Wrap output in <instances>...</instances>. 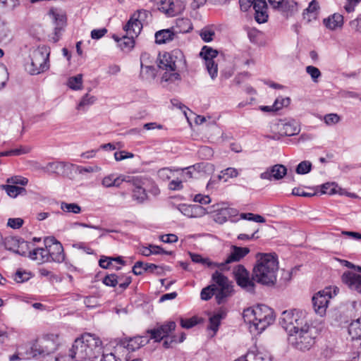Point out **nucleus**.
I'll return each mask as SVG.
<instances>
[{"label": "nucleus", "mask_w": 361, "mask_h": 361, "mask_svg": "<svg viewBox=\"0 0 361 361\" xmlns=\"http://www.w3.org/2000/svg\"><path fill=\"white\" fill-rule=\"evenodd\" d=\"M96 100L97 97L95 96L87 93L82 97V99L78 104L76 109L78 111L85 112L87 111V109L91 105L94 104Z\"/></svg>", "instance_id": "c756f323"}, {"label": "nucleus", "mask_w": 361, "mask_h": 361, "mask_svg": "<svg viewBox=\"0 0 361 361\" xmlns=\"http://www.w3.org/2000/svg\"><path fill=\"white\" fill-rule=\"evenodd\" d=\"M290 99L289 97H279L277 98L274 103V107L275 111H278L282 109L283 106H288L290 104Z\"/></svg>", "instance_id": "603ef678"}, {"label": "nucleus", "mask_w": 361, "mask_h": 361, "mask_svg": "<svg viewBox=\"0 0 361 361\" xmlns=\"http://www.w3.org/2000/svg\"><path fill=\"white\" fill-rule=\"evenodd\" d=\"M280 9L284 12L293 13L297 11V3L293 0H283Z\"/></svg>", "instance_id": "49530a36"}, {"label": "nucleus", "mask_w": 361, "mask_h": 361, "mask_svg": "<svg viewBox=\"0 0 361 361\" xmlns=\"http://www.w3.org/2000/svg\"><path fill=\"white\" fill-rule=\"evenodd\" d=\"M59 343V338L57 334H47L42 338L39 345H35V350H38L39 354L48 355L56 350Z\"/></svg>", "instance_id": "4468645a"}, {"label": "nucleus", "mask_w": 361, "mask_h": 361, "mask_svg": "<svg viewBox=\"0 0 361 361\" xmlns=\"http://www.w3.org/2000/svg\"><path fill=\"white\" fill-rule=\"evenodd\" d=\"M0 188L3 190H5L6 194L12 198H15L20 195H24L26 194V190L23 187L13 185L10 183L7 185H1Z\"/></svg>", "instance_id": "c85d7f7f"}, {"label": "nucleus", "mask_w": 361, "mask_h": 361, "mask_svg": "<svg viewBox=\"0 0 361 361\" xmlns=\"http://www.w3.org/2000/svg\"><path fill=\"white\" fill-rule=\"evenodd\" d=\"M250 252L248 247H238L236 245H231V252L224 262L219 263V269L221 270L226 269V265L233 262H239L245 257Z\"/></svg>", "instance_id": "2eb2a0df"}, {"label": "nucleus", "mask_w": 361, "mask_h": 361, "mask_svg": "<svg viewBox=\"0 0 361 361\" xmlns=\"http://www.w3.org/2000/svg\"><path fill=\"white\" fill-rule=\"evenodd\" d=\"M124 181H127L126 176L123 175L116 176L111 173L102 178V185L106 188L112 187L119 188Z\"/></svg>", "instance_id": "5701e85b"}, {"label": "nucleus", "mask_w": 361, "mask_h": 361, "mask_svg": "<svg viewBox=\"0 0 361 361\" xmlns=\"http://www.w3.org/2000/svg\"><path fill=\"white\" fill-rule=\"evenodd\" d=\"M8 183H10L13 185H20L22 186L26 185L28 183L27 178L20 176H15L11 178H8L6 180Z\"/></svg>", "instance_id": "8fccbe9b"}, {"label": "nucleus", "mask_w": 361, "mask_h": 361, "mask_svg": "<svg viewBox=\"0 0 361 361\" xmlns=\"http://www.w3.org/2000/svg\"><path fill=\"white\" fill-rule=\"evenodd\" d=\"M185 8V4L180 0H165L159 9L169 16H174L182 13Z\"/></svg>", "instance_id": "dca6fc26"}, {"label": "nucleus", "mask_w": 361, "mask_h": 361, "mask_svg": "<svg viewBox=\"0 0 361 361\" xmlns=\"http://www.w3.org/2000/svg\"><path fill=\"white\" fill-rule=\"evenodd\" d=\"M67 85L73 90H80L82 86V75L78 74L75 76L69 78Z\"/></svg>", "instance_id": "a19ab883"}, {"label": "nucleus", "mask_w": 361, "mask_h": 361, "mask_svg": "<svg viewBox=\"0 0 361 361\" xmlns=\"http://www.w3.org/2000/svg\"><path fill=\"white\" fill-rule=\"evenodd\" d=\"M30 62L26 64V70L31 75H38L49 68V51L45 46L38 47L31 51Z\"/></svg>", "instance_id": "423d86ee"}, {"label": "nucleus", "mask_w": 361, "mask_h": 361, "mask_svg": "<svg viewBox=\"0 0 361 361\" xmlns=\"http://www.w3.org/2000/svg\"><path fill=\"white\" fill-rule=\"evenodd\" d=\"M145 264L141 261L137 262L133 267V274L137 276L141 275L145 271Z\"/></svg>", "instance_id": "338daca9"}, {"label": "nucleus", "mask_w": 361, "mask_h": 361, "mask_svg": "<svg viewBox=\"0 0 361 361\" xmlns=\"http://www.w3.org/2000/svg\"><path fill=\"white\" fill-rule=\"evenodd\" d=\"M142 23L135 18V14L130 18L128 23L124 26V30L126 31L127 35H132L134 37H137L142 30Z\"/></svg>", "instance_id": "b1692460"}, {"label": "nucleus", "mask_w": 361, "mask_h": 361, "mask_svg": "<svg viewBox=\"0 0 361 361\" xmlns=\"http://www.w3.org/2000/svg\"><path fill=\"white\" fill-rule=\"evenodd\" d=\"M121 281V279L114 274L106 275L102 279V282L107 286L115 287Z\"/></svg>", "instance_id": "de8ad7c7"}, {"label": "nucleus", "mask_w": 361, "mask_h": 361, "mask_svg": "<svg viewBox=\"0 0 361 361\" xmlns=\"http://www.w3.org/2000/svg\"><path fill=\"white\" fill-rule=\"evenodd\" d=\"M7 68L3 64L0 65V89L3 88L8 80Z\"/></svg>", "instance_id": "bf43d9fd"}, {"label": "nucleus", "mask_w": 361, "mask_h": 361, "mask_svg": "<svg viewBox=\"0 0 361 361\" xmlns=\"http://www.w3.org/2000/svg\"><path fill=\"white\" fill-rule=\"evenodd\" d=\"M192 261L195 263L202 264L209 268H219V263L211 261L209 258H204L200 255L190 253Z\"/></svg>", "instance_id": "473e14b6"}, {"label": "nucleus", "mask_w": 361, "mask_h": 361, "mask_svg": "<svg viewBox=\"0 0 361 361\" xmlns=\"http://www.w3.org/2000/svg\"><path fill=\"white\" fill-rule=\"evenodd\" d=\"M216 290V286L215 284H212L204 288L201 290L200 296L201 299L203 300H209L214 295H215V291Z\"/></svg>", "instance_id": "a18cd8bd"}, {"label": "nucleus", "mask_w": 361, "mask_h": 361, "mask_svg": "<svg viewBox=\"0 0 361 361\" xmlns=\"http://www.w3.org/2000/svg\"><path fill=\"white\" fill-rule=\"evenodd\" d=\"M145 271H149L153 273L157 271V274H161L163 271V268L161 267L157 266L154 264H145Z\"/></svg>", "instance_id": "69168bd1"}, {"label": "nucleus", "mask_w": 361, "mask_h": 361, "mask_svg": "<svg viewBox=\"0 0 361 361\" xmlns=\"http://www.w3.org/2000/svg\"><path fill=\"white\" fill-rule=\"evenodd\" d=\"M24 223L21 218H10L8 219L7 226L13 229L20 228Z\"/></svg>", "instance_id": "4d7b16f0"}, {"label": "nucleus", "mask_w": 361, "mask_h": 361, "mask_svg": "<svg viewBox=\"0 0 361 361\" xmlns=\"http://www.w3.org/2000/svg\"><path fill=\"white\" fill-rule=\"evenodd\" d=\"M246 355L249 361H272L270 353L264 350L249 351Z\"/></svg>", "instance_id": "cd10ccee"}, {"label": "nucleus", "mask_w": 361, "mask_h": 361, "mask_svg": "<svg viewBox=\"0 0 361 361\" xmlns=\"http://www.w3.org/2000/svg\"><path fill=\"white\" fill-rule=\"evenodd\" d=\"M66 166V164L63 161L49 162L44 167V171L48 173H60L64 171Z\"/></svg>", "instance_id": "e433bc0d"}, {"label": "nucleus", "mask_w": 361, "mask_h": 361, "mask_svg": "<svg viewBox=\"0 0 361 361\" xmlns=\"http://www.w3.org/2000/svg\"><path fill=\"white\" fill-rule=\"evenodd\" d=\"M176 327V324L173 321H168L162 324H157L152 329H148L147 334H150V339L159 342L165 338H168Z\"/></svg>", "instance_id": "f8f14e48"}, {"label": "nucleus", "mask_w": 361, "mask_h": 361, "mask_svg": "<svg viewBox=\"0 0 361 361\" xmlns=\"http://www.w3.org/2000/svg\"><path fill=\"white\" fill-rule=\"evenodd\" d=\"M102 342L99 337L85 334L75 340L69 356L76 361H94L102 352Z\"/></svg>", "instance_id": "7ed1b4c3"}, {"label": "nucleus", "mask_w": 361, "mask_h": 361, "mask_svg": "<svg viewBox=\"0 0 361 361\" xmlns=\"http://www.w3.org/2000/svg\"><path fill=\"white\" fill-rule=\"evenodd\" d=\"M197 317H192L188 319H180V326L185 329H190L197 324Z\"/></svg>", "instance_id": "864d4df0"}, {"label": "nucleus", "mask_w": 361, "mask_h": 361, "mask_svg": "<svg viewBox=\"0 0 361 361\" xmlns=\"http://www.w3.org/2000/svg\"><path fill=\"white\" fill-rule=\"evenodd\" d=\"M134 154L131 152L126 151L116 152L114 153V158L117 161L124 160L126 159L133 158Z\"/></svg>", "instance_id": "680f3d73"}, {"label": "nucleus", "mask_w": 361, "mask_h": 361, "mask_svg": "<svg viewBox=\"0 0 361 361\" xmlns=\"http://www.w3.org/2000/svg\"><path fill=\"white\" fill-rule=\"evenodd\" d=\"M287 173V169L283 164H275L268 168L264 172L260 174V178L263 180H276L282 179Z\"/></svg>", "instance_id": "f3484780"}, {"label": "nucleus", "mask_w": 361, "mask_h": 361, "mask_svg": "<svg viewBox=\"0 0 361 361\" xmlns=\"http://www.w3.org/2000/svg\"><path fill=\"white\" fill-rule=\"evenodd\" d=\"M44 246L49 250V262L61 263L65 259V254L61 243L54 237H47L44 239Z\"/></svg>", "instance_id": "6e6552de"}, {"label": "nucleus", "mask_w": 361, "mask_h": 361, "mask_svg": "<svg viewBox=\"0 0 361 361\" xmlns=\"http://www.w3.org/2000/svg\"><path fill=\"white\" fill-rule=\"evenodd\" d=\"M233 290V286H230L221 288H218L215 291V297L218 304L223 303L226 298L231 295Z\"/></svg>", "instance_id": "f704fd0d"}, {"label": "nucleus", "mask_w": 361, "mask_h": 361, "mask_svg": "<svg viewBox=\"0 0 361 361\" xmlns=\"http://www.w3.org/2000/svg\"><path fill=\"white\" fill-rule=\"evenodd\" d=\"M194 202H198L201 204H207L211 202V198L208 195H203L202 194L195 195L193 198Z\"/></svg>", "instance_id": "0e129e2a"}, {"label": "nucleus", "mask_w": 361, "mask_h": 361, "mask_svg": "<svg viewBox=\"0 0 361 361\" xmlns=\"http://www.w3.org/2000/svg\"><path fill=\"white\" fill-rule=\"evenodd\" d=\"M192 218H200L205 215L208 212L202 206L194 204L192 205Z\"/></svg>", "instance_id": "5fc2aeb1"}, {"label": "nucleus", "mask_w": 361, "mask_h": 361, "mask_svg": "<svg viewBox=\"0 0 361 361\" xmlns=\"http://www.w3.org/2000/svg\"><path fill=\"white\" fill-rule=\"evenodd\" d=\"M29 273L22 271H17L13 276V279L17 283H23L29 279Z\"/></svg>", "instance_id": "052dcab7"}, {"label": "nucleus", "mask_w": 361, "mask_h": 361, "mask_svg": "<svg viewBox=\"0 0 361 361\" xmlns=\"http://www.w3.org/2000/svg\"><path fill=\"white\" fill-rule=\"evenodd\" d=\"M341 188L334 183H326L321 185V192L322 194L334 195L336 193L341 194Z\"/></svg>", "instance_id": "58836bf2"}, {"label": "nucleus", "mask_w": 361, "mask_h": 361, "mask_svg": "<svg viewBox=\"0 0 361 361\" xmlns=\"http://www.w3.org/2000/svg\"><path fill=\"white\" fill-rule=\"evenodd\" d=\"M306 72L311 76L312 80L317 82L318 79L321 77L322 74L319 68L313 66H308L306 67Z\"/></svg>", "instance_id": "3c124183"}, {"label": "nucleus", "mask_w": 361, "mask_h": 361, "mask_svg": "<svg viewBox=\"0 0 361 361\" xmlns=\"http://www.w3.org/2000/svg\"><path fill=\"white\" fill-rule=\"evenodd\" d=\"M255 18L258 23H266L269 15L267 13V4L265 0H255L254 2Z\"/></svg>", "instance_id": "aec40b11"}, {"label": "nucleus", "mask_w": 361, "mask_h": 361, "mask_svg": "<svg viewBox=\"0 0 361 361\" xmlns=\"http://www.w3.org/2000/svg\"><path fill=\"white\" fill-rule=\"evenodd\" d=\"M312 169V163L309 161H301L296 167L295 171L298 174H306Z\"/></svg>", "instance_id": "09e8293b"}, {"label": "nucleus", "mask_w": 361, "mask_h": 361, "mask_svg": "<svg viewBox=\"0 0 361 361\" xmlns=\"http://www.w3.org/2000/svg\"><path fill=\"white\" fill-rule=\"evenodd\" d=\"M200 36L205 42H212L215 36V31L213 28L205 27L200 32Z\"/></svg>", "instance_id": "c03bdc74"}, {"label": "nucleus", "mask_w": 361, "mask_h": 361, "mask_svg": "<svg viewBox=\"0 0 361 361\" xmlns=\"http://www.w3.org/2000/svg\"><path fill=\"white\" fill-rule=\"evenodd\" d=\"M172 170L169 168H162L158 171V176L162 180H169L171 178Z\"/></svg>", "instance_id": "774afa93"}, {"label": "nucleus", "mask_w": 361, "mask_h": 361, "mask_svg": "<svg viewBox=\"0 0 361 361\" xmlns=\"http://www.w3.org/2000/svg\"><path fill=\"white\" fill-rule=\"evenodd\" d=\"M176 27L178 28V32L185 33L192 30V25L190 20L188 18H179L176 20Z\"/></svg>", "instance_id": "ea45409f"}, {"label": "nucleus", "mask_w": 361, "mask_h": 361, "mask_svg": "<svg viewBox=\"0 0 361 361\" xmlns=\"http://www.w3.org/2000/svg\"><path fill=\"white\" fill-rule=\"evenodd\" d=\"M148 198L146 190L143 188H134L132 190V199L138 204L144 203Z\"/></svg>", "instance_id": "c9c22d12"}, {"label": "nucleus", "mask_w": 361, "mask_h": 361, "mask_svg": "<svg viewBox=\"0 0 361 361\" xmlns=\"http://www.w3.org/2000/svg\"><path fill=\"white\" fill-rule=\"evenodd\" d=\"M324 122L328 126H332L338 123L341 118L337 114H329L324 118Z\"/></svg>", "instance_id": "6e6d98bb"}, {"label": "nucleus", "mask_w": 361, "mask_h": 361, "mask_svg": "<svg viewBox=\"0 0 361 361\" xmlns=\"http://www.w3.org/2000/svg\"><path fill=\"white\" fill-rule=\"evenodd\" d=\"M1 242L6 250L21 256H25L29 248L27 242L14 236H7L4 239L2 238L0 244Z\"/></svg>", "instance_id": "9b49d317"}, {"label": "nucleus", "mask_w": 361, "mask_h": 361, "mask_svg": "<svg viewBox=\"0 0 361 361\" xmlns=\"http://www.w3.org/2000/svg\"><path fill=\"white\" fill-rule=\"evenodd\" d=\"M276 127L280 135L283 136H293L298 134L300 131V126L295 120L279 121Z\"/></svg>", "instance_id": "a211bd4d"}, {"label": "nucleus", "mask_w": 361, "mask_h": 361, "mask_svg": "<svg viewBox=\"0 0 361 361\" xmlns=\"http://www.w3.org/2000/svg\"><path fill=\"white\" fill-rule=\"evenodd\" d=\"M205 61V66L212 80L217 77L218 65L214 61L218 55V51L208 46H204L200 53Z\"/></svg>", "instance_id": "1a4fd4ad"}, {"label": "nucleus", "mask_w": 361, "mask_h": 361, "mask_svg": "<svg viewBox=\"0 0 361 361\" xmlns=\"http://www.w3.org/2000/svg\"><path fill=\"white\" fill-rule=\"evenodd\" d=\"M212 279L213 282L214 283V284H215L218 288L232 286L228 279L218 271H216L212 274Z\"/></svg>", "instance_id": "72a5a7b5"}, {"label": "nucleus", "mask_w": 361, "mask_h": 361, "mask_svg": "<svg viewBox=\"0 0 361 361\" xmlns=\"http://www.w3.org/2000/svg\"><path fill=\"white\" fill-rule=\"evenodd\" d=\"M342 281L350 289L361 293V275L346 271L342 275Z\"/></svg>", "instance_id": "6ab92c4d"}, {"label": "nucleus", "mask_w": 361, "mask_h": 361, "mask_svg": "<svg viewBox=\"0 0 361 361\" xmlns=\"http://www.w3.org/2000/svg\"><path fill=\"white\" fill-rule=\"evenodd\" d=\"M150 247H151L152 255H172V252L164 250L161 247L158 246V245H150Z\"/></svg>", "instance_id": "e2e57ef3"}, {"label": "nucleus", "mask_w": 361, "mask_h": 361, "mask_svg": "<svg viewBox=\"0 0 361 361\" xmlns=\"http://www.w3.org/2000/svg\"><path fill=\"white\" fill-rule=\"evenodd\" d=\"M29 257L40 264L49 262V250L46 247L35 248L30 251Z\"/></svg>", "instance_id": "393cba45"}, {"label": "nucleus", "mask_w": 361, "mask_h": 361, "mask_svg": "<svg viewBox=\"0 0 361 361\" xmlns=\"http://www.w3.org/2000/svg\"><path fill=\"white\" fill-rule=\"evenodd\" d=\"M323 23L327 28L334 30L343 26V17L339 13H334L324 18Z\"/></svg>", "instance_id": "a878e982"}, {"label": "nucleus", "mask_w": 361, "mask_h": 361, "mask_svg": "<svg viewBox=\"0 0 361 361\" xmlns=\"http://www.w3.org/2000/svg\"><path fill=\"white\" fill-rule=\"evenodd\" d=\"M282 326L288 333V342L295 349L306 352L312 349L317 336L310 324L308 314L302 310H285L280 318Z\"/></svg>", "instance_id": "f257e3e1"}, {"label": "nucleus", "mask_w": 361, "mask_h": 361, "mask_svg": "<svg viewBox=\"0 0 361 361\" xmlns=\"http://www.w3.org/2000/svg\"><path fill=\"white\" fill-rule=\"evenodd\" d=\"M240 171L235 168L228 167L221 171L218 176L219 180L224 179L226 182L229 178H236L239 176Z\"/></svg>", "instance_id": "4c0bfd02"}, {"label": "nucleus", "mask_w": 361, "mask_h": 361, "mask_svg": "<svg viewBox=\"0 0 361 361\" xmlns=\"http://www.w3.org/2000/svg\"><path fill=\"white\" fill-rule=\"evenodd\" d=\"M149 58V54L144 53L140 56L141 72L140 75L145 79L154 78L156 75L155 68L150 65H145L144 62Z\"/></svg>", "instance_id": "bb28decb"}, {"label": "nucleus", "mask_w": 361, "mask_h": 361, "mask_svg": "<svg viewBox=\"0 0 361 361\" xmlns=\"http://www.w3.org/2000/svg\"><path fill=\"white\" fill-rule=\"evenodd\" d=\"M49 15L56 25L52 39L54 42H57L60 39L62 29L66 25V15L65 12L56 8H51L49 11Z\"/></svg>", "instance_id": "ddd939ff"}, {"label": "nucleus", "mask_w": 361, "mask_h": 361, "mask_svg": "<svg viewBox=\"0 0 361 361\" xmlns=\"http://www.w3.org/2000/svg\"><path fill=\"white\" fill-rule=\"evenodd\" d=\"M148 336H135L128 340L123 341L121 344L129 351H135L142 346L145 345L149 341Z\"/></svg>", "instance_id": "412c9836"}, {"label": "nucleus", "mask_w": 361, "mask_h": 361, "mask_svg": "<svg viewBox=\"0 0 361 361\" xmlns=\"http://www.w3.org/2000/svg\"><path fill=\"white\" fill-rule=\"evenodd\" d=\"M114 38L123 51H130L134 47V37L132 35L123 36L121 38L114 37Z\"/></svg>", "instance_id": "2f4dec72"}, {"label": "nucleus", "mask_w": 361, "mask_h": 361, "mask_svg": "<svg viewBox=\"0 0 361 361\" xmlns=\"http://www.w3.org/2000/svg\"><path fill=\"white\" fill-rule=\"evenodd\" d=\"M177 35L173 28L164 29L155 32V42L157 44H164L173 41Z\"/></svg>", "instance_id": "4be33fe9"}, {"label": "nucleus", "mask_w": 361, "mask_h": 361, "mask_svg": "<svg viewBox=\"0 0 361 361\" xmlns=\"http://www.w3.org/2000/svg\"><path fill=\"white\" fill-rule=\"evenodd\" d=\"M348 334L353 340L361 339V316L350 324Z\"/></svg>", "instance_id": "7c9ffc66"}, {"label": "nucleus", "mask_w": 361, "mask_h": 361, "mask_svg": "<svg viewBox=\"0 0 361 361\" xmlns=\"http://www.w3.org/2000/svg\"><path fill=\"white\" fill-rule=\"evenodd\" d=\"M279 262L274 253H258L252 269V280L266 286H273L277 280Z\"/></svg>", "instance_id": "f03ea898"}, {"label": "nucleus", "mask_w": 361, "mask_h": 361, "mask_svg": "<svg viewBox=\"0 0 361 361\" xmlns=\"http://www.w3.org/2000/svg\"><path fill=\"white\" fill-rule=\"evenodd\" d=\"M233 274L237 284L249 292L255 290V281L250 277L249 271L243 265L238 264L234 267Z\"/></svg>", "instance_id": "9d476101"}, {"label": "nucleus", "mask_w": 361, "mask_h": 361, "mask_svg": "<svg viewBox=\"0 0 361 361\" xmlns=\"http://www.w3.org/2000/svg\"><path fill=\"white\" fill-rule=\"evenodd\" d=\"M331 288L327 287L319 291L312 297L313 308L315 313L320 317H324L332 298Z\"/></svg>", "instance_id": "0eeeda50"}, {"label": "nucleus", "mask_w": 361, "mask_h": 361, "mask_svg": "<svg viewBox=\"0 0 361 361\" xmlns=\"http://www.w3.org/2000/svg\"><path fill=\"white\" fill-rule=\"evenodd\" d=\"M225 316L224 312H218L209 318V329L216 333L219 329L220 322Z\"/></svg>", "instance_id": "79ce46f5"}, {"label": "nucleus", "mask_w": 361, "mask_h": 361, "mask_svg": "<svg viewBox=\"0 0 361 361\" xmlns=\"http://www.w3.org/2000/svg\"><path fill=\"white\" fill-rule=\"evenodd\" d=\"M230 212H234L232 209H222L219 213L216 214V216L215 217V221L219 224H223L224 222H226V215L231 214Z\"/></svg>", "instance_id": "13d9d810"}, {"label": "nucleus", "mask_w": 361, "mask_h": 361, "mask_svg": "<svg viewBox=\"0 0 361 361\" xmlns=\"http://www.w3.org/2000/svg\"><path fill=\"white\" fill-rule=\"evenodd\" d=\"M243 316L244 321L250 324V331L257 334H261L275 320L274 310L265 305L248 307Z\"/></svg>", "instance_id": "39448f33"}, {"label": "nucleus", "mask_w": 361, "mask_h": 361, "mask_svg": "<svg viewBox=\"0 0 361 361\" xmlns=\"http://www.w3.org/2000/svg\"><path fill=\"white\" fill-rule=\"evenodd\" d=\"M158 66L166 71L161 77L162 81L172 82L180 80L179 73L186 68L185 56L180 49L166 52L159 56Z\"/></svg>", "instance_id": "20e7f679"}, {"label": "nucleus", "mask_w": 361, "mask_h": 361, "mask_svg": "<svg viewBox=\"0 0 361 361\" xmlns=\"http://www.w3.org/2000/svg\"><path fill=\"white\" fill-rule=\"evenodd\" d=\"M61 209L65 212H70L75 214L81 212V207L76 203H67L62 202L61 203Z\"/></svg>", "instance_id": "37998d69"}]
</instances>
